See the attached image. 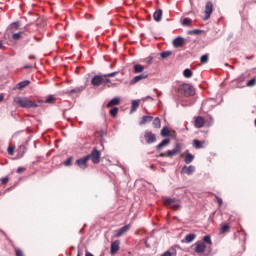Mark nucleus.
<instances>
[{"label": "nucleus", "mask_w": 256, "mask_h": 256, "mask_svg": "<svg viewBox=\"0 0 256 256\" xmlns=\"http://www.w3.org/2000/svg\"><path fill=\"white\" fill-rule=\"evenodd\" d=\"M213 245V241L211 240L210 235H206L203 237L202 241H197L191 246L192 251L197 255H203L206 251H211V246Z\"/></svg>", "instance_id": "nucleus-1"}, {"label": "nucleus", "mask_w": 256, "mask_h": 256, "mask_svg": "<svg viewBox=\"0 0 256 256\" xmlns=\"http://www.w3.org/2000/svg\"><path fill=\"white\" fill-rule=\"evenodd\" d=\"M14 103L18 105L19 107H22L23 109H31L32 107H38L37 102L35 100H31L27 97H15Z\"/></svg>", "instance_id": "nucleus-2"}, {"label": "nucleus", "mask_w": 256, "mask_h": 256, "mask_svg": "<svg viewBox=\"0 0 256 256\" xmlns=\"http://www.w3.org/2000/svg\"><path fill=\"white\" fill-rule=\"evenodd\" d=\"M116 75L117 72L105 74L104 76L97 75L92 78L91 83L94 85V87H99V85H103V83H109V79L105 77H115Z\"/></svg>", "instance_id": "nucleus-3"}, {"label": "nucleus", "mask_w": 256, "mask_h": 256, "mask_svg": "<svg viewBox=\"0 0 256 256\" xmlns=\"http://www.w3.org/2000/svg\"><path fill=\"white\" fill-rule=\"evenodd\" d=\"M177 91L179 95H184V97H193L195 95V88L189 84L179 85Z\"/></svg>", "instance_id": "nucleus-4"}, {"label": "nucleus", "mask_w": 256, "mask_h": 256, "mask_svg": "<svg viewBox=\"0 0 256 256\" xmlns=\"http://www.w3.org/2000/svg\"><path fill=\"white\" fill-rule=\"evenodd\" d=\"M213 125V118H210V121L207 122L203 116H197L194 118V126L196 129H203V127H211Z\"/></svg>", "instance_id": "nucleus-5"}, {"label": "nucleus", "mask_w": 256, "mask_h": 256, "mask_svg": "<svg viewBox=\"0 0 256 256\" xmlns=\"http://www.w3.org/2000/svg\"><path fill=\"white\" fill-rule=\"evenodd\" d=\"M164 205L165 207H168V209H173V211H178V209H181V201L175 198H166L164 200Z\"/></svg>", "instance_id": "nucleus-6"}, {"label": "nucleus", "mask_w": 256, "mask_h": 256, "mask_svg": "<svg viewBox=\"0 0 256 256\" xmlns=\"http://www.w3.org/2000/svg\"><path fill=\"white\" fill-rule=\"evenodd\" d=\"M86 157H89V160L91 159L92 163H94V165H97L101 161V151L97 150V148H94L91 154L86 155Z\"/></svg>", "instance_id": "nucleus-7"}, {"label": "nucleus", "mask_w": 256, "mask_h": 256, "mask_svg": "<svg viewBox=\"0 0 256 256\" xmlns=\"http://www.w3.org/2000/svg\"><path fill=\"white\" fill-rule=\"evenodd\" d=\"M205 16L203 18L204 21H207L211 17V13H213V2L208 1L205 5L204 10Z\"/></svg>", "instance_id": "nucleus-8"}, {"label": "nucleus", "mask_w": 256, "mask_h": 256, "mask_svg": "<svg viewBox=\"0 0 256 256\" xmlns=\"http://www.w3.org/2000/svg\"><path fill=\"white\" fill-rule=\"evenodd\" d=\"M131 230V224H127L124 227L115 230L114 232V237L119 238V237H123V235H125V233L129 232Z\"/></svg>", "instance_id": "nucleus-9"}, {"label": "nucleus", "mask_w": 256, "mask_h": 256, "mask_svg": "<svg viewBox=\"0 0 256 256\" xmlns=\"http://www.w3.org/2000/svg\"><path fill=\"white\" fill-rule=\"evenodd\" d=\"M120 245H121V241L119 240H115L114 242H112L110 246V254L117 255V253L119 252V249H121Z\"/></svg>", "instance_id": "nucleus-10"}, {"label": "nucleus", "mask_w": 256, "mask_h": 256, "mask_svg": "<svg viewBox=\"0 0 256 256\" xmlns=\"http://www.w3.org/2000/svg\"><path fill=\"white\" fill-rule=\"evenodd\" d=\"M88 161H89V156H84L76 160V165H78L80 169H87V167H89V165L87 164Z\"/></svg>", "instance_id": "nucleus-11"}, {"label": "nucleus", "mask_w": 256, "mask_h": 256, "mask_svg": "<svg viewBox=\"0 0 256 256\" xmlns=\"http://www.w3.org/2000/svg\"><path fill=\"white\" fill-rule=\"evenodd\" d=\"M144 138H145V141L149 144L155 143V141H157V137L151 131H146L144 134Z\"/></svg>", "instance_id": "nucleus-12"}, {"label": "nucleus", "mask_w": 256, "mask_h": 256, "mask_svg": "<svg viewBox=\"0 0 256 256\" xmlns=\"http://www.w3.org/2000/svg\"><path fill=\"white\" fill-rule=\"evenodd\" d=\"M186 40L185 38L178 36L173 40V45L176 49H179V47H183V45H185Z\"/></svg>", "instance_id": "nucleus-13"}, {"label": "nucleus", "mask_w": 256, "mask_h": 256, "mask_svg": "<svg viewBox=\"0 0 256 256\" xmlns=\"http://www.w3.org/2000/svg\"><path fill=\"white\" fill-rule=\"evenodd\" d=\"M147 77H149V74H147L146 72L135 76L131 81H130V85H135L136 83H139V81H143V79H147Z\"/></svg>", "instance_id": "nucleus-14"}, {"label": "nucleus", "mask_w": 256, "mask_h": 256, "mask_svg": "<svg viewBox=\"0 0 256 256\" xmlns=\"http://www.w3.org/2000/svg\"><path fill=\"white\" fill-rule=\"evenodd\" d=\"M181 149H182L181 144L177 143L174 149L167 151V156L175 157V155H178V153H181Z\"/></svg>", "instance_id": "nucleus-15"}, {"label": "nucleus", "mask_w": 256, "mask_h": 256, "mask_svg": "<svg viewBox=\"0 0 256 256\" xmlns=\"http://www.w3.org/2000/svg\"><path fill=\"white\" fill-rule=\"evenodd\" d=\"M182 173H185V175H193V173H195V166H184L182 168Z\"/></svg>", "instance_id": "nucleus-16"}, {"label": "nucleus", "mask_w": 256, "mask_h": 256, "mask_svg": "<svg viewBox=\"0 0 256 256\" xmlns=\"http://www.w3.org/2000/svg\"><path fill=\"white\" fill-rule=\"evenodd\" d=\"M163 17V10L158 9L157 11L154 12L153 14V19L154 21H156L157 23H159V21H161Z\"/></svg>", "instance_id": "nucleus-17"}, {"label": "nucleus", "mask_w": 256, "mask_h": 256, "mask_svg": "<svg viewBox=\"0 0 256 256\" xmlns=\"http://www.w3.org/2000/svg\"><path fill=\"white\" fill-rule=\"evenodd\" d=\"M184 156H185V159H184V161H185V163L187 164V165H189V163H192L193 162V159H195V156H193L191 153H189L188 151H186L185 153H184Z\"/></svg>", "instance_id": "nucleus-18"}, {"label": "nucleus", "mask_w": 256, "mask_h": 256, "mask_svg": "<svg viewBox=\"0 0 256 256\" xmlns=\"http://www.w3.org/2000/svg\"><path fill=\"white\" fill-rule=\"evenodd\" d=\"M121 103V98L119 97H116V98H113L108 104H107V107H115L117 105H120Z\"/></svg>", "instance_id": "nucleus-19"}, {"label": "nucleus", "mask_w": 256, "mask_h": 256, "mask_svg": "<svg viewBox=\"0 0 256 256\" xmlns=\"http://www.w3.org/2000/svg\"><path fill=\"white\" fill-rule=\"evenodd\" d=\"M193 147H195V149H203L205 147V140L203 141L194 140Z\"/></svg>", "instance_id": "nucleus-20"}, {"label": "nucleus", "mask_w": 256, "mask_h": 256, "mask_svg": "<svg viewBox=\"0 0 256 256\" xmlns=\"http://www.w3.org/2000/svg\"><path fill=\"white\" fill-rule=\"evenodd\" d=\"M161 256H177V250L173 247L164 252Z\"/></svg>", "instance_id": "nucleus-21"}, {"label": "nucleus", "mask_w": 256, "mask_h": 256, "mask_svg": "<svg viewBox=\"0 0 256 256\" xmlns=\"http://www.w3.org/2000/svg\"><path fill=\"white\" fill-rule=\"evenodd\" d=\"M30 83L31 82L29 80L22 81V82L17 84L16 89H19L21 91L22 89H25V87L30 85Z\"/></svg>", "instance_id": "nucleus-22"}, {"label": "nucleus", "mask_w": 256, "mask_h": 256, "mask_svg": "<svg viewBox=\"0 0 256 256\" xmlns=\"http://www.w3.org/2000/svg\"><path fill=\"white\" fill-rule=\"evenodd\" d=\"M9 27L12 31H19V29H21V23H19V21L12 22Z\"/></svg>", "instance_id": "nucleus-23"}, {"label": "nucleus", "mask_w": 256, "mask_h": 256, "mask_svg": "<svg viewBox=\"0 0 256 256\" xmlns=\"http://www.w3.org/2000/svg\"><path fill=\"white\" fill-rule=\"evenodd\" d=\"M151 121H153V116H143L140 125H146V123H151Z\"/></svg>", "instance_id": "nucleus-24"}, {"label": "nucleus", "mask_w": 256, "mask_h": 256, "mask_svg": "<svg viewBox=\"0 0 256 256\" xmlns=\"http://www.w3.org/2000/svg\"><path fill=\"white\" fill-rule=\"evenodd\" d=\"M169 143H171L170 139L162 140V142L160 144H158L157 150L160 151V149H163V147H165L166 145H169Z\"/></svg>", "instance_id": "nucleus-25"}, {"label": "nucleus", "mask_w": 256, "mask_h": 256, "mask_svg": "<svg viewBox=\"0 0 256 256\" xmlns=\"http://www.w3.org/2000/svg\"><path fill=\"white\" fill-rule=\"evenodd\" d=\"M141 102L139 100H133L132 104H131V112L133 113V111H137V109H139V104Z\"/></svg>", "instance_id": "nucleus-26"}, {"label": "nucleus", "mask_w": 256, "mask_h": 256, "mask_svg": "<svg viewBox=\"0 0 256 256\" xmlns=\"http://www.w3.org/2000/svg\"><path fill=\"white\" fill-rule=\"evenodd\" d=\"M153 127L155 129H161V119L159 117H156L154 120H153Z\"/></svg>", "instance_id": "nucleus-27"}, {"label": "nucleus", "mask_w": 256, "mask_h": 256, "mask_svg": "<svg viewBox=\"0 0 256 256\" xmlns=\"http://www.w3.org/2000/svg\"><path fill=\"white\" fill-rule=\"evenodd\" d=\"M231 231V226L229 224H223L220 229V233H229Z\"/></svg>", "instance_id": "nucleus-28"}, {"label": "nucleus", "mask_w": 256, "mask_h": 256, "mask_svg": "<svg viewBox=\"0 0 256 256\" xmlns=\"http://www.w3.org/2000/svg\"><path fill=\"white\" fill-rule=\"evenodd\" d=\"M196 237H197V235H195V234H188L185 237V241H186V243H193V241H195Z\"/></svg>", "instance_id": "nucleus-29"}, {"label": "nucleus", "mask_w": 256, "mask_h": 256, "mask_svg": "<svg viewBox=\"0 0 256 256\" xmlns=\"http://www.w3.org/2000/svg\"><path fill=\"white\" fill-rule=\"evenodd\" d=\"M171 55H173V52L169 50L160 53L161 59H167V57H171Z\"/></svg>", "instance_id": "nucleus-30"}, {"label": "nucleus", "mask_w": 256, "mask_h": 256, "mask_svg": "<svg viewBox=\"0 0 256 256\" xmlns=\"http://www.w3.org/2000/svg\"><path fill=\"white\" fill-rule=\"evenodd\" d=\"M143 71H145V66L143 65L134 66V73H143Z\"/></svg>", "instance_id": "nucleus-31"}, {"label": "nucleus", "mask_w": 256, "mask_h": 256, "mask_svg": "<svg viewBox=\"0 0 256 256\" xmlns=\"http://www.w3.org/2000/svg\"><path fill=\"white\" fill-rule=\"evenodd\" d=\"M161 135H162V137H169V135H171V131H169V128L164 127L161 130Z\"/></svg>", "instance_id": "nucleus-32"}, {"label": "nucleus", "mask_w": 256, "mask_h": 256, "mask_svg": "<svg viewBox=\"0 0 256 256\" xmlns=\"http://www.w3.org/2000/svg\"><path fill=\"white\" fill-rule=\"evenodd\" d=\"M183 75L186 79H190V77H193V72L190 69H185L183 71Z\"/></svg>", "instance_id": "nucleus-33"}, {"label": "nucleus", "mask_w": 256, "mask_h": 256, "mask_svg": "<svg viewBox=\"0 0 256 256\" xmlns=\"http://www.w3.org/2000/svg\"><path fill=\"white\" fill-rule=\"evenodd\" d=\"M117 113H119V108L117 107H114L109 111V115H111V117H117Z\"/></svg>", "instance_id": "nucleus-34"}, {"label": "nucleus", "mask_w": 256, "mask_h": 256, "mask_svg": "<svg viewBox=\"0 0 256 256\" xmlns=\"http://www.w3.org/2000/svg\"><path fill=\"white\" fill-rule=\"evenodd\" d=\"M191 23H193V21L191 20V18H184L182 21V25L184 27H189V25H191Z\"/></svg>", "instance_id": "nucleus-35"}, {"label": "nucleus", "mask_w": 256, "mask_h": 256, "mask_svg": "<svg viewBox=\"0 0 256 256\" xmlns=\"http://www.w3.org/2000/svg\"><path fill=\"white\" fill-rule=\"evenodd\" d=\"M201 33H203V30H200V29H194V30L188 31V35H201Z\"/></svg>", "instance_id": "nucleus-36"}, {"label": "nucleus", "mask_w": 256, "mask_h": 256, "mask_svg": "<svg viewBox=\"0 0 256 256\" xmlns=\"http://www.w3.org/2000/svg\"><path fill=\"white\" fill-rule=\"evenodd\" d=\"M21 35H23V32L14 33V34L12 35V39H13L14 41H19V39H21Z\"/></svg>", "instance_id": "nucleus-37"}, {"label": "nucleus", "mask_w": 256, "mask_h": 256, "mask_svg": "<svg viewBox=\"0 0 256 256\" xmlns=\"http://www.w3.org/2000/svg\"><path fill=\"white\" fill-rule=\"evenodd\" d=\"M63 165H65L66 167H71V165H73V157H70L66 161H64Z\"/></svg>", "instance_id": "nucleus-38"}, {"label": "nucleus", "mask_w": 256, "mask_h": 256, "mask_svg": "<svg viewBox=\"0 0 256 256\" xmlns=\"http://www.w3.org/2000/svg\"><path fill=\"white\" fill-rule=\"evenodd\" d=\"M200 61H201V63H207V61H209V55H207V54H204V55H202L201 57H200Z\"/></svg>", "instance_id": "nucleus-39"}, {"label": "nucleus", "mask_w": 256, "mask_h": 256, "mask_svg": "<svg viewBox=\"0 0 256 256\" xmlns=\"http://www.w3.org/2000/svg\"><path fill=\"white\" fill-rule=\"evenodd\" d=\"M256 85V78H253L247 82V87H255Z\"/></svg>", "instance_id": "nucleus-40"}, {"label": "nucleus", "mask_w": 256, "mask_h": 256, "mask_svg": "<svg viewBox=\"0 0 256 256\" xmlns=\"http://www.w3.org/2000/svg\"><path fill=\"white\" fill-rule=\"evenodd\" d=\"M7 151L9 155H15V147L9 146Z\"/></svg>", "instance_id": "nucleus-41"}, {"label": "nucleus", "mask_w": 256, "mask_h": 256, "mask_svg": "<svg viewBox=\"0 0 256 256\" xmlns=\"http://www.w3.org/2000/svg\"><path fill=\"white\" fill-rule=\"evenodd\" d=\"M25 171H27V168H25V167H19L16 172H17L19 175H21V173H25Z\"/></svg>", "instance_id": "nucleus-42"}, {"label": "nucleus", "mask_w": 256, "mask_h": 256, "mask_svg": "<svg viewBox=\"0 0 256 256\" xmlns=\"http://www.w3.org/2000/svg\"><path fill=\"white\" fill-rule=\"evenodd\" d=\"M46 103H55V98L53 96H49L47 99H46Z\"/></svg>", "instance_id": "nucleus-43"}, {"label": "nucleus", "mask_w": 256, "mask_h": 256, "mask_svg": "<svg viewBox=\"0 0 256 256\" xmlns=\"http://www.w3.org/2000/svg\"><path fill=\"white\" fill-rule=\"evenodd\" d=\"M1 183L2 185H7V183H9V178L8 177L2 178Z\"/></svg>", "instance_id": "nucleus-44"}, {"label": "nucleus", "mask_w": 256, "mask_h": 256, "mask_svg": "<svg viewBox=\"0 0 256 256\" xmlns=\"http://www.w3.org/2000/svg\"><path fill=\"white\" fill-rule=\"evenodd\" d=\"M15 254L16 256H23V251L21 249H16Z\"/></svg>", "instance_id": "nucleus-45"}, {"label": "nucleus", "mask_w": 256, "mask_h": 256, "mask_svg": "<svg viewBox=\"0 0 256 256\" xmlns=\"http://www.w3.org/2000/svg\"><path fill=\"white\" fill-rule=\"evenodd\" d=\"M217 203L219 206L223 205V199L217 197Z\"/></svg>", "instance_id": "nucleus-46"}, {"label": "nucleus", "mask_w": 256, "mask_h": 256, "mask_svg": "<svg viewBox=\"0 0 256 256\" xmlns=\"http://www.w3.org/2000/svg\"><path fill=\"white\" fill-rule=\"evenodd\" d=\"M146 63L147 65H151V63H153V58H148Z\"/></svg>", "instance_id": "nucleus-47"}, {"label": "nucleus", "mask_w": 256, "mask_h": 256, "mask_svg": "<svg viewBox=\"0 0 256 256\" xmlns=\"http://www.w3.org/2000/svg\"><path fill=\"white\" fill-rule=\"evenodd\" d=\"M160 157H169V156L167 155V152H165V153H161Z\"/></svg>", "instance_id": "nucleus-48"}, {"label": "nucleus", "mask_w": 256, "mask_h": 256, "mask_svg": "<svg viewBox=\"0 0 256 256\" xmlns=\"http://www.w3.org/2000/svg\"><path fill=\"white\" fill-rule=\"evenodd\" d=\"M85 256H94L91 252H86Z\"/></svg>", "instance_id": "nucleus-49"}, {"label": "nucleus", "mask_w": 256, "mask_h": 256, "mask_svg": "<svg viewBox=\"0 0 256 256\" xmlns=\"http://www.w3.org/2000/svg\"><path fill=\"white\" fill-rule=\"evenodd\" d=\"M34 39H35L36 41H41V38H37V36H34Z\"/></svg>", "instance_id": "nucleus-50"}, {"label": "nucleus", "mask_w": 256, "mask_h": 256, "mask_svg": "<svg viewBox=\"0 0 256 256\" xmlns=\"http://www.w3.org/2000/svg\"><path fill=\"white\" fill-rule=\"evenodd\" d=\"M0 49H3V42L0 41Z\"/></svg>", "instance_id": "nucleus-51"}, {"label": "nucleus", "mask_w": 256, "mask_h": 256, "mask_svg": "<svg viewBox=\"0 0 256 256\" xmlns=\"http://www.w3.org/2000/svg\"><path fill=\"white\" fill-rule=\"evenodd\" d=\"M3 101V95L0 94V102Z\"/></svg>", "instance_id": "nucleus-52"}, {"label": "nucleus", "mask_w": 256, "mask_h": 256, "mask_svg": "<svg viewBox=\"0 0 256 256\" xmlns=\"http://www.w3.org/2000/svg\"><path fill=\"white\" fill-rule=\"evenodd\" d=\"M31 68V66H25L24 67V69H30Z\"/></svg>", "instance_id": "nucleus-53"}, {"label": "nucleus", "mask_w": 256, "mask_h": 256, "mask_svg": "<svg viewBox=\"0 0 256 256\" xmlns=\"http://www.w3.org/2000/svg\"><path fill=\"white\" fill-rule=\"evenodd\" d=\"M247 59H253V56L247 57Z\"/></svg>", "instance_id": "nucleus-54"}, {"label": "nucleus", "mask_w": 256, "mask_h": 256, "mask_svg": "<svg viewBox=\"0 0 256 256\" xmlns=\"http://www.w3.org/2000/svg\"><path fill=\"white\" fill-rule=\"evenodd\" d=\"M224 65H229V63H225Z\"/></svg>", "instance_id": "nucleus-55"}, {"label": "nucleus", "mask_w": 256, "mask_h": 256, "mask_svg": "<svg viewBox=\"0 0 256 256\" xmlns=\"http://www.w3.org/2000/svg\"><path fill=\"white\" fill-rule=\"evenodd\" d=\"M77 256H80L79 254H77Z\"/></svg>", "instance_id": "nucleus-56"}]
</instances>
